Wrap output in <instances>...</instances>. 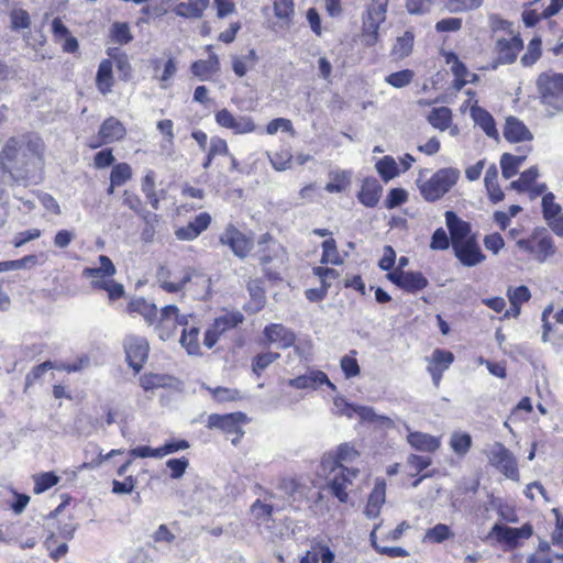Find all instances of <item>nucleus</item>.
<instances>
[{
    "mask_svg": "<svg viewBox=\"0 0 563 563\" xmlns=\"http://www.w3.org/2000/svg\"><path fill=\"white\" fill-rule=\"evenodd\" d=\"M45 143L33 132L11 136L0 152V179L8 176L12 181L27 180L34 168L44 164Z\"/></svg>",
    "mask_w": 563,
    "mask_h": 563,
    "instance_id": "f257e3e1",
    "label": "nucleus"
},
{
    "mask_svg": "<svg viewBox=\"0 0 563 563\" xmlns=\"http://www.w3.org/2000/svg\"><path fill=\"white\" fill-rule=\"evenodd\" d=\"M444 218L454 255L461 264L472 267L484 262L486 256L481 250L476 234L472 233L471 223L452 210L445 211Z\"/></svg>",
    "mask_w": 563,
    "mask_h": 563,
    "instance_id": "f03ea898",
    "label": "nucleus"
},
{
    "mask_svg": "<svg viewBox=\"0 0 563 563\" xmlns=\"http://www.w3.org/2000/svg\"><path fill=\"white\" fill-rule=\"evenodd\" d=\"M99 267H86L82 275L91 280V287L96 290H104L111 301L118 300L125 295L124 286L112 279L117 269L111 258L107 255L99 256Z\"/></svg>",
    "mask_w": 563,
    "mask_h": 563,
    "instance_id": "7ed1b4c3",
    "label": "nucleus"
},
{
    "mask_svg": "<svg viewBox=\"0 0 563 563\" xmlns=\"http://www.w3.org/2000/svg\"><path fill=\"white\" fill-rule=\"evenodd\" d=\"M198 274L191 265H159L156 271V283L167 294L183 292Z\"/></svg>",
    "mask_w": 563,
    "mask_h": 563,
    "instance_id": "20e7f679",
    "label": "nucleus"
},
{
    "mask_svg": "<svg viewBox=\"0 0 563 563\" xmlns=\"http://www.w3.org/2000/svg\"><path fill=\"white\" fill-rule=\"evenodd\" d=\"M257 246V261L263 269L264 278L273 283L280 282V273L272 269L271 265L285 257L286 249L269 232L260 235Z\"/></svg>",
    "mask_w": 563,
    "mask_h": 563,
    "instance_id": "39448f33",
    "label": "nucleus"
},
{
    "mask_svg": "<svg viewBox=\"0 0 563 563\" xmlns=\"http://www.w3.org/2000/svg\"><path fill=\"white\" fill-rule=\"evenodd\" d=\"M460 172L453 167L438 169L429 179L418 180L420 195L426 201L434 202L448 194L457 183Z\"/></svg>",
    "mask_w": 563,
    "mask_h": 563,
    "instance_id": "423d86ee",
    "label": "nucleus"
},
{
    "mask_svg": "<svg viewBox=\"0 0 563 563\" xmlns=\"http://www.w3.org/2000/svg\"><path fill=\"white\" fill-rule=\"evenodd\" d=\"M517 246L540 263L545 262L556 252L552 235L543 227L536 228L528 238L518 240Z\"/></svg>",
    "mask_w": 563,
    "mask_h": 563,
    "instance_id": "0eeeda50",
    "label": "nucleus"
},
{
    "mask_svg": "<svg viewBox=\"0 0 563 563\" xmlns=\"http://www.w3.org/2000/svg\"><path fill=\"white\" fill-rule=\"evenodd\" d=\"M389 0H369L363 15L362 37L366 46H374L378 42V31L386 20Z\"/></svg>",
    "mask_w": 563,
    "mask_h": 563,
    "instance_id": "6e6552de",
    "label": "nucleus"
},
{
    "mask_svg": "<svg viewBox=\"0 0 563 563\" xmlns=\"http://www.w3.org/2000/svg\"><path fill=\"white\" fill-rule=\"evenodd\" d=\"M541 102L555 111H563V74L542 73L537 80Z\"/></svg>",
    "mask_w": 563,
    "mask_h": 563,
    "instance_id": "1a4fd4ad",
    "label": "nucleus"
},
{
    "mask_svg": "<svg viewBox=\"0 0 563 563\" xmlns=\"http://www.w3.org/2000/svg\"><path fill=\"white\" fill-rule=\"evenodd\" d=\"M221 245L227 246L238 258L249 257L254 249L252 232H243L235 224L228 223L219 235Z\"/></svg>",
    "mask_w": 563,
    "mask_h": 563,
    "instance_id": "9d476101",
    "label": "nucleus"
},
{
    "mask_svg": "<svg viewBox=\"0 0 563 563\" xmlns=\"http://www.w3.org/2000/svg\"><path fill=\"white\" fill-rule=\"evenodd\" d=\"M522 49L523 40L521 38L520 33L509 31L507 36L498 37L495 42V58L492 67L496 69L500 65L514 64Z\"/></svg>",
    "mask_w": 563,
    "mask_h": 563,
    "instance_id": "9b49d317",
    "label": "nucleus"
},
{
    "mask_svg": "<svg viewBox=\"0 0 563 563\" xmlns=\"http://www.w3.org/2000/svg\"><path fill=\"white\" fill-rule=\"evenodd\" d=\"M249 417L242 411H235L231 413H211L208 417L207 427L210 429H219L225 434L235 435L232 439V443L236 444L240 439L244 435L243 426L249 423Z\"/></svg>",
    "mask_w": 563,
    "mask_h": 563,
    "instance_id": "f8f14e48",
    "label": "nucleus"
},
{
    "mask_svg": "<svg viewBox=\"0 0 563 563\" xmlns=\"http://www.w3.org/2000/svg\"><path fill=\"white\" fill-rule=\"evenodd\" d=\"M157 321L152 324L159 339L168 340L174 336L179 325H188V316L180 314L175 305H167L157 311Z\"/></svg>",
    "mask_w": 563,
    "mask_h": 563,
    "instance_id": "ddd939ff",
    "label": "nucleus"
},
{
    "mask_svg": "<svg viewBox=\"0 0 563 563\" xmlns=\"http://www.w3.org/2000/svg\"><path fill=\"white\" fill-rule=\"evenodd\" d=\"M532 533L533 528L530 523H525L520 528L495 523L488 533V538H494L508 550H515L521 545V540H528Z\"/></svg>",
    "mask_w": 563,
    "mask_h": 563,
    "instance_id": "4468645a",
    "label": "nucleus"
},
{
    "mask_svg": "<svg viewBox=\"0 0 563 563\" xmlns=\"http://www.w3.org/2000/svg\"><path fill=\"white\" fill-rule=\"evenodd\" d=\"M488 460L490 465L498 470L507 478L519 482L520 472L518 461L514 453L507 449L503 443L496 442L492 448Z\"/></svg>",
    "mask_w": 563,
    "mask_h": 563,
    "instance_id": "2eb2a0df",
    "label": "nucleus"
},
{
    "mask_svg": "<svg viewBox=\"0 0 563 563\" xmlns=\"http://www.w3.org/2000/svg\"><path fill=\"white\" fill-rule=\"evenodd\" d=\"M125 136L124 124L115 117H109L101 122L97 135L88 140L87 146L90 150H97L103 145L120 142Z\"/></svg>",
    "mask_w": 563,
    "mask_h": 563,
    "instance_id": "dca6fc26",
    "label": "nucleus"
},
{
    "mask_svg": "<svg viewBox=\"0 0 563 563\" xmlns=\"http://www.w3.org/2000/svg\"><path fill=\"white\" fill-rule=\"evenodd\" d=\"M387 279L408 294H416L428 287L429 282L421 272L395 268L386 275Z\"/></svg>",
    "mask_w": 563,
    "mask_h": 563,
    "instance_id": "f3484780",
    "label": "nucleus"
},
{
    "mask_svg": "<svg viewBox=\"0 0 563 563\" xmlns=\"http://www.w3.org/2000/svg\"><path fill=\"white\" fill-rule=\"evenodd\" d=\"M123 347L128 364L135 373H139L144 366L148 356V342L145 338L130 334L124 339Z\"/></svg>",
    "mask_w": 563,
    "mask_h": 563,
    "instance_id": "a211bd4d",
    "label": "nucleus"
},
{
    "mask_svg": "<svg viewBox=\"0 0 563 563\" xmlns=\"http://www.w3.org/2000/svg\"><path fill=\"white\" fill-rule=\"evenodd\" d=\"M440 54L445 64L451 67V71L454 76L452 87L456 91L462 90L465 85L475 82L478 79V76L467 69L466 65L459 58L456 53L442 49Z\"/></svg>",
    "mask_w": 563,
    "mask_h": 563,
    "instance_id": "6ab92c4d",
    "label": "nucleus"
},
{
    "mask_svg": "<svg viewBox=\"0 0 563 563\" xmlns=\"http://www.w3.org/2000/svg\"><path fill=\"white\" fill-rule=\"evenodd\" d=\"M217 124L231 130L234 134H247L256 130V124L251 117H235L229 109L223 108L214 113Z\"/></svg>",
    "mask_w": 563,
    "mask_h": 563,
    "instance_id": "aec40b11",
    "label": "nucleus"
},
{
    "mask_svg": "<svg viewBox=\"0 0 563 563\" xmlns=\"http://www.w3.org/2000/svg\"><path fill=\"white\" fill-rule=\"evenodd\" d=\"M454 360L455 356L451 351L439 347L427 358V371L435 387L440 386L444 372L450 368Z\"/></svg>",
    "mask_w": 563,
    "mask_h": 563,
    "instance_id": "412c9836",
    "label": "nucleus"
},
{
    "mask_svg": "<svg viewBox=\"0 0 563 563\" xmlns=\"http://www.w3.org/2000/svg\"><path fill=\"white\" fill-rule=\"evenodd\" d=\"M266 344H276L279 349L286 350L295 345L296 333L283 323H269L263 330Z\"/></svg>",
    "mask_w": 563,
    "mask_h": 563,
    "instance_id": "4be33fe9",
    "label": "nucleus"
},
{
    "mask_svg": "<svg viewBox=\"0 0 563 563\" xmlns=\"http://www.w3.org/2000/svg\"><path fill=\"white\" fill-rule=\"evenodd\" d=\"M542 214L550 229L560 238H563L562 208L555 202V196L547 192L542 197Z\"/></svg>",
    "mask_w": 563,
    "mask_h": 563,
    "instance_id": "5701e85b",
    "label": "nucleus"
},
{
    "mask_svg": "<svg viewBox=\"0 0 563 563\" xmlns=\"http://www.w3.org/2000/svg\"><path fill=\"white\" fill-rule=\"evenodd\" d=\"M212 218L208 212H200L186 225L175 230V236L179 241H192L205 232L211 224Z\"/></svg>",
    "mask_w": 563,
    "mask_h": 563,
    "instance_id": "b1692460",
    "label": "nucleus"
},
{
    "mask_svg": "<svg viewBox=\"0 0 563 563\" xmlns=\"http://www.w3.org/2000/svg\"><path fill=\"white\" fill-rule=\"evenodd\" d=\"M358 456V452L355 448L349 443L340 444L335 451H331L327 453L322 459V465L331 468V471H335L336 468L342 470L344 462L351 463Z\"/></svg>",
    "mask_w": 563,
    "mask_h": 563,
    "instance_id": "393cba45",
    "label": "nucleus"
},
{
    "mask_svg": "<svg viewBox=\"0 0 563 563\" xmlns=\"http://www.w3.org/2000/svg\"><path fill=\"white\" fill-rule=\"evenodd\" d=\"M288 385L296 389H317L322 385H327L332 389L335 388L328 375L319 369L310 371L308 374L291 378L288 380Z\"/></svg>",
    "mask_w": 563,
    "mask_h": 563,
    "instance_id": "a878e982",
    "label": "nucleus"
},
{
    "mask_svg": "<svg viewBox=\"0 0 563 563\" xmlns=\"http://www.w3.org/2000/svg\"><path fill=\"white\" fill-rule=\"evenodd\" d=\"M503 133L504 137L509 143L528 142L532 141L533 139V134L523 123V121L519 120L514 115H509L506 118Z\"/></svg>",
    "mask_w": 563,
    "mask_h": 563,
    "instance_id": "bb28decb",
    "label": "nucleus"
},
{
    "mask_svg": "<svg viewBox=\"0 0 563 563\" xmlns=\"http://www.w3.org/2000/svg\"><path fill=\"white\" fill-rule=\"evenodd\" d=\"M382 191L383 187L379 181L375 177L368 176L362 180L357 199L364 207L374 208L379 202Z\"/></svg>",
    "mask_w": 563,
    "mask_h": 563,
    "instance_id": "cd10ccee",
    "label": "nucleus"
},
{
    "mask_svg": "<svg viewBox=\"0 0 563 563\" xmlns=\"http://www.w3.org/2000/svg\"><path fill=\"white\" fill-rule=\"evenodd\" d=\"M220 71V59L216 53L209 54L207 59H197L190 65V73L202 81H208Z\"/></svg>",
    "mask_w": 563,
    "mask_h": 563,
    "instance_id": "c85d7f7f",
    "label": "nucleus"
},
{
    "mask_svg": "<svg viewBox=\"0 0 563 563\" xmlns=\"http://www.w3.org/2000/svg\"><path fill=\"white\" fill-rule=\"evenodd\" d=\"M386 500V481L376 478L374 487L368 495L365 514L368 518H376Z\"/></svg>",
    "mask_w": 563,
    "mask_h": 563,
    "instance_id": "c756f323",
    "label": "nucleus"
},
{
    "mask_svg": "<svg viewBox=\"0 0 563 563\" xmlns=\"http://www.w3.org/2000/svg\"><path fill=\"white\" fill-rule=\"evenodd\" d=\"M357 472V470H349L347 467H342V470H340V472L329 481L328 485L332 495L341 503H346L349 499L347 486L352 484V481L347 474L356 476Z\"/></svg>",
    "mask_w": 563,
    "mask_h": 563,
    "instance_id": "7c9ffc66",
    "label": "nucleus"
},
{
    "mask_svg": "<svg viewBox=\"0 0 563 563\" xmlns=\"http://www.w3.org/2000/svg\"><path fill=\"white\" fill-rule=\"evenodd\" d=\"M407 441L412 449L420 452L434 453L441 446V438L421 431H411Z\"/></svg>",
    "mask_w": 563,
    "mask_h": 563,
    "instance_id": "2f4dec72",
    "label": "nucleus"
},
{
    "mask_svg": "<svg viewBox=\"0 0 563 563\" xmlns=\"http://www.w3.org/2000/svg\"><path fill=\"white\" fill-rule=\"evenodd\" d=\"M157 310L155 303L148 302L143 297L132 298L126 305V312L129 314L136 313L142 316L150 325L157 321Z\"/></svg>",
    "mask_w": 563,
    "mask_h": 563,
    "instance_id": "473e14b6",
    "label": "nucleus"
},
{
    "mask_svg": "<svg viewBox=\"0 0 563 563\" xmlns=\"http://www.w3.org/2000/svg\"><path fill=\"white\" fill-rule=\"evenodd\" d=\"M52 33L56 42L64 40L62 47L66 53H76L79 48L78 41L70 34L68 27L63 23L60 18L52 21Z\"/></svg>",
    "mask_w": 563,
    "mask_h": 563,
    "instance_id": "72a5a7b5",
    "label": "nucleus"
},
{
    "mask_svg": "<svg viewBox=\"0 0 563 563\" xmlns=\"http://www.w3.org/2000/svg\"><path fill=\"white\" fill-rule=\"evenodd\" d=\"M114 86L113 63L104 58L100 62L96 75V87L98 91L106 96L112 91Z\"/></svg>",
    "mask_w": 563,
    "mask_h": 563,
    "instance_id": "f704fd0d",
    "label": "nucleus"
},
{
    "mask_svg": "<svg viewBox=\"0 0 563 563\" xmlns=\"http://www.w3.org/2000/svg\"><path fill=\"white\" fill-rule=\"evenodd\" d=\"M249 294H250V300L244 306V310L247 313H257L262 311L266 305V294L265 289L261 285L260 279H252L247 283L246 286Z\"/></svg>",
    "mask_w": 563,
    "mask_h": 563,
    "instance_id": "c9c22d12",
    "label": "nucleus"
},
{
    "mask_svg": "<svg viewBox=\"0 0 563 563\" xmlns=\"http://www.w3.org/2000/svg\"><path fill=\"white\" fill-rule=\"evenodd\" d=\"M273 12L276 19V24L279 27L288 29L294 23L295 1L273 0Z\"/></svg>",
    "mask_w": 563,
    "mask_h": 563,
    "instance_id": "e433bc0d",
    "label": "nucleus"
},
{
    "mask_svg": "<svg viewBox=\"0 0 563 563\" xmlns=\"http://www.w3.org/2000/svg\"><path fill=\"white\" fill-rule=\"evenodd\" d=\"M209 3V0H187V2L176 4L174 12L176 15L185 19H200L208 9Z\"/></svg>",
    "mask_w": 563,
    "mask_h": 563,
    "instance_id": "4c0bfd02",
    "label": "nucleus"
},
{
    "mask_svg": "<svg viewBox=\"0 0 563 563\" xmlns=\"http://www.w3.org/2000/svg\"><path fill=\"white\" fill-rule=\"evenodd\" d=\"M141 190L153 210L159 209L162 197L156 191V173L150 169L141 179Z\"/></svg>",
    "mask_w": 563,
    "mask_h": 563,
    "instance_id": "58836bf2",
    "label": "nucleus"
},
{
    "mask_svg": "<svg viewBox=\"0 0 563 563\" xmlns=\"http://www.w3.org/2000/svg\"><path fill=\"white\" fill-rule=\"evenodd\" d=\"M279 488L292 503H302L307 499V487L295 478H283ZM294 509H299V505H294Z\"/></svg>",
    "mask_w": 563,
    "mask_h": 563,
    "instance_id": "ea45409f",
    "label": "nucleus"
},
{
    "mask_svg": "<svg viewBox=\"0 0 563 563\" xmlns=\"http://www.w3.org/2000/svg\"><path fill=\"white\" fill-rule=\"evenodd\" d=\"M471 115L474 122L479 125L488 136H497L498 132L495 120L486 109L479 106H473L471 108Z\"/></svg>",
    "mask_w": 563,
    "mask_h": 563,
    "instance_id": "a19ab883",
    "label": "nucleus"
},
{
    "mask_svg": "<svg viewBox=\"0 0 563 563\" xmlns=\"http://www.w3.org/2000/svg\"><path fill=\"white\" fill-rule=\"evenodd\" d=\"M484 183L489 200L493 203L500 202L504 199L505 194L498 184V169L495 165L487 168Z\"/></svg>",
    "mask_w": 563,
    "mask_h": 563,
    "instance_id": "79ce46f5",
    "label": "nucleus"
},
{
    "mask_svg": "<svg viewBox=\"0 0 563 563\" xmlns=\"http://www.w3.org/2000/svg\"><path fill=\"white\" fill-rule=\"evenodd\" d=\"M180 343L183 347L190 355H201V347L199 342L200 330L198 327L183 325Z\"/></svg>",
    "mask_w": 563,
    "mask_h": 563,
    "instance_id": "37998d69",
    "label": "nucleus"
},
{
    "mask_svg": "<svg viewBox=\"0 0 563 563\" xmlns=\"http://www.w3.org/2000/svg\"><path fill=\"white\" fill-rule=\"evenodd\" d=\"M453 120L452 110L448 107L432 108L427 115V121L440 131L448 130Z\"/></svg>",
    "mask_w": 563,
    "mask_h": 563,
    "instance_id": "c03bdc74",
    "label": "nucleus"
},
{
    "mask_svg": "<svg viewBox=\"0 0 563 563\" xmlns=\"http://www.w3.org/2000/svg\"><path fill=\"white\" fill-rule=\"evenodd\" d=\"M415 34L412 31H406L398 36L391 47L390 54L395 59H404L408 57L413 49Z\"/></svg>",
    "mask_w": 563,
    "mask_h": 563,
    "instance_id": "a18cd8bd",
    "label": "nucleus"
},
{
    "mask_svg": "<svg viewBox=\"0 0 563 563\" xmlns=\"http://www.w3.org/2000/svg\"><path fill=\"white\" fill-rule=\"evenodd\" d=\"M545 3L547 0H534L530 3L529 8H526L522 12V21L527 27H533L538 24L541 19L550 18L545 15Z\"/></svg>",
    "mask_w": 563,
    "mask_h": 563,
    "instance_id": "49530a36",
    "label": "nucleus"
},
{
    "mask_svg": "<svg viewBox=\"0 0 563 563\" xmlns=\"http://www.w3.org/2000/svg\"><path fill=\"white\" fill-rule=\"evenodd\" d=\"M257 60L258 56L256 51L254 48H250L247 54L244 56H232V70L238 77L242 78L247 74L249 69L257 63Z\"/></svg>",
    "mask_w": 563,
    "mask_h": 563,
    "instance_id": "de8ad7c7",
    "label": "nucleus"
},
{
    "mask_svg": "<svg viewBox=\"0 0 563 563\" xmlns=\"http://www.w3.org/2000/svg\"><path fill=\"white\" fill-rule=\"evenodd\" d=\"M330 181L324 186V190L330 194L344 191L351 184V174L347 170L336 169L329 173Z\"/></svg>",
    "mask_w": 563,
    "mask_h": 563,
    "instance_id": "09e8293b",
    "label": "nucleus"
},
{
    "mask_svg": "<svg viewBox=\"0 0 563 563\" xmlns=\"http://www.w3.org/2000/svg\"><path fill=\"white\" fill-rule=\"evenodd\" d=\"M108 59H111L115 64L118 71L120 73L121 79L129 80L132 75V66L129 57L124 52H121L117 47H109L107 49Z\"/></svg>",
    "mask_w": 563,
    "mask_h": 563,
    "instance_id": "8fccbe9b",
    "label": "nucleus"
},
{
    "mask_svg": "<svg viewBox=\"0 0 563 563\" xmlns=\"http://www.w3.org/2000/svg\"><path fill=\"white\" fill-rule=\"evenodd\" d=\"M227 155H230L227 141L220 136H213L210 140V145L208 147L206 157L201 165L205 169H208L212 165V162L217 156Z\"/></svg>",
    "mask_w": 563,
    "mask_h": 563,
    "instance_id": "3c124183",
    "label": "nucleus"
},
{
    "mask_svg": "<svg viewBox=\"0 0 563 563\" xmlns=\"http://www.w3.org/2000/svg\"><path fill=\"white\" fill-rule=\"evenodd\" d=\"M322 254L320 263L322 265L331 264V265H342L344 263V258L341 255L336 241L333 238H329L324 240L321 244Z\"/></svg>",
    "mask_w": 563,
    "mask_h": 563,
    "instance_id": "603ef678",
    "label": "nucleus"
},
{
    "mask_svg": "<svg viewBox=\"0 0 563 563\" xmlns=\"http://www.w3.org/2000/svg\"><path fill=\"white\" fill-rule=\"evenodd\" d=\"M376 172L380 176V178L388 183L389 180L397 177L400 173L398 165L395 158L390 155H385L379 158L375 164Z\"/></svg>",
    "mask_w": 563,
    "mask_h": 563,
    "instance_id": "864d4df0",
    "label": "nucleus"
},
{
    "mask_svg": "<svg viewBox=\"0 0 563 563\" xmlns=\"http://www.w3.org/2000/svg\"><path fill=\"white\" fill-rule=\"evenodd\" d=\"M244 321V317L240 311H228L222 316L217 317L212 325L219 330L221 334L236 328Z\"/></svg>",
    "mask_w": 563,
    "mask_h": 563,
    "instance_id": "5fc2aeb1",
    "label": "nucleus"
},
{
    "mask_svg": "<svg viewBox=\"0 0 563 563\" xmlns=\"http://www.w3.org/2000/svg\"><path fill=\"white\" fill-rule=\"evenodd\" d=\"M454 533L452 529L444 523H437L434 527L429 528L423 537L424 543H442L449 539H452Z\"/></svg>",
    "mask_w": 563,
    "mask_h": 563,
    "instance_id": "6e6d98bb",
    "label": "nucleus"
},
{
    "mask_svg": "<svg viewBox=\"0 0 563 563\" xmlns=\"http://www.w3.org/2000/svg\"><path fill=\"white\" fill-rule=\"evenodd\" d=\"M525 159V156H517L510 153H504L500 157V168L504 178L510 179L511 177L517 175Z\"/></svg>",
    "mask_w": 563,
    "mask_h": 563,
    "instance_id": "4d7b16f0",
    "label": "nucleus"
},
{
    "mask_svg": "<svg viewBox=\"0 0 563 563\" xmlns=\"http://www.w3.org/2000/svg\"><path fill=\"white\" fill-rule=\"evenodd\" d=\"M132 167L128 163L121 162L112 166L110 181H112V186H123L132 179Z\"/></svg>",
    "mask_w": 563,
    "mask_h": 563,
    "instance_id": "13d9d810",
    "label": "nucleus"
},
{
    "mask_svg": "<svg viewBox=\"0 0 563 563\" xmlns=\"http://www.w3.org/2000/svg\"><path fill=\"white\" fill-rule=\"evenodd\" d=\"M539 176L538 168L532 166L522 172L517 180H514L510 186L511 188L523 192L532 189L537 178Z\"/></svg>",
    "mask_w": 563,
    "mask_h": 563,
    "instance_id": "bf43d9fd",
    "label": "nucleus"
},
{
    "mask_svg": "<svg viewBox=\"0 0 563 563\" xmlns=\"http://www.w3.org/2000/svg\"><path fill=\"white\" fill-rule=\"evenodd\" d=\"M110 40L119 45H126L133 40L130 26L126 22H114L111 25Z\"/></svg>",
    "mask_w": 563,
    "mask_h": 563,
    "instance_id": "052dcab7",
    "label": "nucleus"
},
{
    "mask_svg": "<svg viewBox=\"0 0 563 563\" xmlns=\"http://www.w3.org/2000/svg\"><path fill=\"white\" fill-rule=\"evenodd\" d=\"M444 8L451 13H463L477 10L484 0H444Z\"/></svg>",
    "mask_w": 563,
    "mask_h": 563,
    "instance_id": "680f3d73",
    "label": "nucleus"
},
{
    "mask_svg": "<svg viewBox=\"0 0 563 563\" xmlns=\"http://www.w3.org/2000/svg\"><path fill=\"white\" fill-rule=\"evenodd\" d=\"M472 437L466 432H454L450 440L452 451L459 455L464 456L472 448Z\"/></svg>",
    "mask_w": 563,
    "mask_h": 563,
    "instance_id": "e2e57ef3",
    "label": "nucleus"
},
{
    "mask_svg": "<svg viewBox=\"0 0 563 563\" xmlns=\"http://www.w3.org/2000/svg\"><path fill=\"white\" fill-rule=\"evenodd\" d=\"M33 481V492L34 494L38 495L57 485L59 482V476H57L54 472H44L34 475Z\"/></svg>",
    "mask_w": 563,
    "mask_h": 563,
    "instance_id": "0e129e2a",
    "label": "nucleus"
},
{
    "mask_svg": "<svg viewBox=\"0 0 563 563\" xmlns=\"http://www.w3.org/2000/svg\"><path fill=\"white\" fill-rule=\"evenodd\" d=\"M280 357V354L277 352H264L258 353L252 360V371L253 373L260 377L264 369H266L272 363L277 361Z\"/></svg>",
    "mask_w": 563,
    "mask_h": 563,
    "instance_id": "69168bd1",
    "label": "nucleus"
},
{
    "mask_svg": "<svg viewBox=\"0 0 563 563\" xmlns=\"http://www.w3.org/2000/svg\"><path fill=\"white\" fill-rule=\"evenodd\" d=\"M141 218L144 221V228L142 229L141 232V240L144 243H151L155 239V225L159 222L161 217L156 213L148 212L146 214H143Z\"/></svg>",
    "mask_w": 563,
    "mask_h": 563,
    "instance_id": "338daca9",
    "label": "nucleus"
},
{
    "mask_svg": "<svg viewBox=\"0 0 563 563\" xmlns=\"http://www.w3.org/2000/svg\"><path fill=\"white\" fill-rule=\"evenodd\" d=\"M122 203L140 217L150 212L146 211L145 203L142 198L131 190H124L122 195Z\"/></svg>",
    "mask_w": 563,
    "mask_h": 563,
    "instance_id": "774afa93",
    "label": "nucleus"
}]
</instances>
